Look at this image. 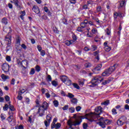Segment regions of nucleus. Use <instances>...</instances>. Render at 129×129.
Masks as SVG:
<instances>
[{"mask_svg":"<svg viewBox=\"0 0 129 129\" xmlns=\"http://www.w3.org/2000/svg\"><path fill=\"white\" fill-rule=\"evenodd\" d=\"M96 79V77H94V79H92L91 81L92 85L90 86V87H95V86H97V81Z\"/></svg>","mask_w":129,"mask_h":129,"instance_id":"nucleus-8","label":"nucleus"},{"mask_svg":"<svg viewBox=\"0 0 129 129\" xmlns=\"http://www.w3.org/2000/svg\"><path fill=\"white\" fill-rule=\"evenodd\" d=\"M51 84L52 85H53V86H54L55 87L58 86V82H56V81H52L51 82Z\"/></svg>","mask_w":129,"mask_h":129,"instance_id":"nucleus-29","label":"nucleus"},{"mask_svg":"<svg viewBox=\"0 0 129 129\" xmlns=\"http://www.w3.org/2000/svg\"><path fill=\"white\" fill-rule=\"evenodd\" d=\"M73 85L75 88H76L77 89H80V87L77 84V83H73Z\"/></svg>","mask_w":129,"mask_h":129,"instance_id":"nucleus-36","label":"nucleus"},{"mask_svg":"<svg viewBox=\"0 0 129 129\" xmlns=\"http://www.w3.org/2000/svg\"><path fill=\"white\" fill-rule=\"evenodd\" d=\"M97 82L98 83H100L101 81H103V78H101V79H99L98 78L96 77Z\"/></svg>","mask_w":129,"mask_h":129,"instance_id":"nucleus-46","label":"nucleus"},{"mask_svg":"<svg viewBox=\"0 0 129 129\" xmlns=\"http://www.w3.org/2000/svg\"><path fill=\"white\" fill-rule=\"evenodd\" d=\"M56 126V123L54 122H52L51 125V128H55V126Z\"/></svg>","mask_w":129,"mask_h":129,"instance_id":"nucleus-47","label":"nucleus"},{"mask_svg":"<svg viewBox=\"0 0 129 129\" xmlns=\"http://www.w3.org/2000/svg\"><path fill=\"white\" fill-rule=\"evenodd\" d=\"M35 70L37 71V72H40V71H41V67L40 66L37 65L35 67Z\"/></svg>","mask_w":129,"mask_h":129,"instance_id":"nucleus-33","label":"nucleus"},{"mask_svg":"<svg viewBox=\"0 0 129 129\" xmlns=\"http://www.w3.org/2000/svg\"><path fill=\"white\" fill-rule=\"evenodd\" d=\"M68 78V77L66 75H61L59 76V79L63 82V83H65V82H66V80H67Z\"/></svg>","mask_w":129,"mask_h":129,"instance_id":"nucleus-12","label":"nucleus"},{"mask_svg":"<svg viewBox=\"0 0 129 129\" xmlns=\"http://www.w3.org/2000/svg\"><path fill=\"white\" fill-rule=\"evenodd\" d=\"M60 94H61L62 96H67V95L65 93V92L63 91H61Z\"/></svg>","mask_w":129,"mask_h":129,"instance_id":"nucleus-60","label":"nucleus"},{"mask_svg":"<svg viewBox=\"0 0 129 129\" xmlns=\"http://www.w3.org/2000/svg\"><path fill=\"white\" fill-rule=\"evenodd\" d=\"M104 50L105 51H106V52H109V51H110V50H111V47H109V46H105L104 47Z\"/></svg>","mask_w":129,"mask_h":129,"instance_id":"nucleus-30","label":"nucleus"},{"mask_svg":"<svg viewBox=\"0 0 129 129\" xmlns=\"http://www.w3.org/2000/svg\"><path fill=\"white\" fill-rule=\"evenodd\" d=\"M119 5L120 8H123V7L125 6V1H121V2H120Z\"/></svg>","mask_w":129,"mask_h":129,"instance_id":"nucleus-28","label":"nucleus"},{"mask_svg":"<svg viewBox=\"0 0 129 129\" xmlns=\"http://www.w3.org/2000/svg\"><path fill=\"white\" fill-rule=\"evenodd\" d=\"M69 2L72 5H75L77 3V0H69Z\"/></svg>","mask_w":129,"mask_h":129,"instance_id":"nucleus-37","label":"nucleus"},{"mask_svg":"<svg viewBox=\"0 0 129 129\" xmlns=\"http://www.w3.org/2000/svg\"><path fill=\"white\" fill-rule=\"evenodd\" d=\"M80 26L81 28H85V27H86V25L85 23H84V22L81 23Z\"/></svg>","mask_w":129,"mask_h":129,"instance_id":"nucleus-55","label":"nucleus"},{"mask_svg":"<svg viewBox=\"0 0 129 129\" xmlns=\"http://www.w3.org/2000/svg\"><path fill=\"white\" fill-rule=\"evenodd\" d=\"M2 69L5 73H8L10 71V65L7 63H3L2 65Z\"/></svg>","mask_w":129,"mask_h":129,"instance_id":"nucleus-3","label":"nucleus"},{"mask_svg":"<svg viewBox=\"0 0 129 129\" xmlns=\"http://www.w3.org/2000/svg\"><path fill=\"white\" fill-rule=\"evenodd\" d=\"M81 124V121H77L73 122L71 121V120H69L68 121V125H74V126H76V125H80Z\"/></svg>","mask_w":129,"mask_h":129,"instance_id":"nucleus-7","label":"nucleus"},{"mask_svg":"<svg viewBox=\"0 0 129 129\" xmlns=\"http://www.w3.org/2000/svg\"><path fill=\"white\" fill-rule=\"evenodd\" d=\"M72 103H73L74 104H77V99L76 98H73L71 100Z\"/></svg>","mask_w":129,"mask_h":129,"instance_id":"nucleus-22","label":"nucleus"},{"mask_svg":"<svg viewBox=\"0 0 129 129\" xmlns=\"http://www.w3.org/2000/svg\"><path fill=\"white\" fill-rule=\"evenodd\" d=\"M5 100H6V101H10V97L8 95H6L5 96Z\"/></svg>","mask_w":129,"mask_h":129,"instance_id":"nucleus-62","label":"nucleus"},{"mask_svg":"<svg viewBox=\"0 0 129 129\" xmlns=\"http://www.w3.org/2000/svg\"><path fill=\"white\" fill-rule=\"evenodd\" d=\"M37 48L39 52L42 51V47H41V45H37Z\"/></svg>","mask_w":129,"mask_h":129,"instance_id":"nucleus-57","label":"nucleus"},{"mask_svg":"<svg viewBox=\"0 0 129 129\" xmlns=\"http://www.w3.org/2000/svg\"><path fill=\"white\" fill-rule=\"evenodd\" d=\"M65 44H66V45L67 46H70V45H71V44L70 41H69V40H67V41H66Z\"/></svg>","mask_w":129,"mask_h":129,"instance_id":"nucleus-56","label":"nucleus"},{"mask_svg":"<svg viewBox=\"0 0 129 129\" xmlns=\"http://www.w3.org/2000/svg\"><path fill=\"white\" fill-rule=\"evenodd\" d=\"M60 127H61V123H57L55 124V128H60Z\"/></svg>","mask_w":129,"mask_h":129,"instance_id":"nucleus-42","label":"nucleus"},{"mask_svg":"<svg viewBox=\"0 0 129 129\" xmlns=\"http://www.w3.org/2000/svg\"><path fill=\"white\" fill-rule=\"evenodd\" d=\"M6 60L8 61V62H11V56L7 55L6 56Z\"/></svg>","mask_w":129,"mask_h":129,"instance_id":"nucleus-52","label":"nucleus"},{"mask_svg":"<svg viewBox=\"0 0 129 129\" xmlns=\"http://www.w3.org/2000/svg\"><path fill=\"white\" fill-rule=\"evenodd\" d=\"M117 67V64H115L112 67H110L108 69L105 70L104 72L102 74V76H109L110 74L115 70V68Z\"/></svg>","mask_w":129,"mask_h":129,"instance_id":"nucleus-2","label":"nucleus"},{"mask_svg":"<svg viewBox=\"0 0 129 129\" xmlns=\"http://www.w3.org/2000/svg\"><path fill=\"white\" fill-rule=\"evenodd\" d=\"M72 38H73V39L75 41H76V40H77V36L75 34H73L72 35Z\"/></svg>","mask_w":129,"mask_h":129,"instance_id":"nucleus-54","label":"nucleus"},{"mask_svg":"<svg viewBox=\"0 0 129 129\" xmlns=\"http://www.w3.org/2000/svg\"><path fill=\"white\" fill-rule=\"evenodd\" d=\"M92 32L93 34H96V33H97V29H96V28H93L92 29Z\"/></svg>","mask_w":129,"mask_h":129,"instance_id":"nucleus-51","label":"nucleus"},{"mask_svg":"<svg viewBox=\"0 0 129 129\" xmlns=\"http://www.w3.org/2000/svg\"><path fill=\"white\" fill-rule=\"evenodd\" d=\"M83 127L84 129H87V127H88V124L87 123H84L83 124Z\"/></svg>","mask_w":129,"mask_h":129,"instance_id":"nucleus-38","label":"nucleus"},{"mask_svg":"<svg viewBox=\"0 0 129 129\" xmlns=\"http://www.w3.org/2000/svg\"><path fill=\"white\" fill-rule=\"evenodd\" d=\"M46 81H47V82H51V81H52V78L50 75H47L46 78Z\"/></svg>","mask_w":129,"mask_h":129,"instance_id":"nucleus-26","label":"nucleus"},{"mask_svg":"<svg viewBox=\"0 0 129 129\" xmlns=\"http://www.w3.org/2000/svg\"><path fill=\"white\" fill-rule=\"evenodd\" d=\"M124 118V116L120 117L117 121V124L118 125L121 126V125H123V123L125 122V120L123 119Z\"/></svg>","mask_w":129,"mask_h":129,"instance_id":"nucleus-4","label":"nucleus"},{"mask_svg":"<svg viewBox=\"0 0 129 129\" xmlns=\"http://www.w3.org/2000/svg\"><path fill=\"white\" fill-rule=\"evenodd\" d=\"M69 110L71 113H73V112L75 111V108H74L73 107H71L69 109Z\"/></svg>","mask_w":129,"mask_h":129,"instance_id":"nucleus-35","label":"nucleus"},{"mask_svg":"<svg viewBox=\"0 0 129 129\" xmlns=\"http://www.w3.org/2000/svg\"><path fill=\"white\" fill-rule=\"evenodd\" d=\"M102 67V64H98L94 69L92 70V72L95 74H96V71H100L101 68Z\"/></svg>","mask_w":129,"mask_h":129,"instance_id":"nucleus-6","label":"nucleus"},{"mask_svg":"<svg viewBox=\"0 0 129 129\" xmlns=\"http://www.w3.org/2000/svg\"><path fill=\"white\" fill-rule=\"evenodd\" d=\"M67 97H69V98H73L74 97V95L72 93H68V95H67Z\"/></svg>","mask_w":129,"mask_h":129,"instance_id":"nucleus-32","label":"nucleus"},{"mask_svg":"<svg viewBox=\"0 0 129 129\" xmlns=\"http://www.w3.org/2000/svg\"><path fill=\"white\" fill-rule=\"evenodd\" d=\"M19 3H20V2H19V0H14V4L15 7H16V8H17V9L21 10V9H22V6H21V5H19Z\"/></svg>","mask_w":129,"mask_h":129,"instance_id":"nucleus-13","label":"nucleus"},{"mask_svg":"<svg viewBox=\"0 0 129 129\" xmlns=\"http://www.w3.org/2000/svg\"><path fill=\"white\" fill-rule=\"evenodd\" d=\"M97 12H102V9L101 8V6H98L97 8Z\"/></svg>","mask_w":129,"mask_h":129,"instance_id":"nucleus-44","label":"nucleus"},{"mask_svg":"<svg viewBox=\"0 0 129 129\" xmlns=\"http://www.w3.org/2000/svg\"><path fill=\"white\" fill-rule=\"evenodd\" d=\"M35 74V69L32 68L31 69L30 72V75H34Z\"/></svg>","mask_w":129,"mask_h":129,"instance_id":"nucleus-41","label":"nucleus"},{"mask_svg":"<svg viewBox=\"0 0 129 129\" xmlns=\"http://www.w3.org/2000/svg\"><path fill=\"white\" fill-rule=\"evenodd\" d=\"M9 108V105H8V104H6L5 106L3 107L4 110H8Z\"/></svg>","mask_w":129,"mask_h":129,"instance_id":"nucleus-34","label":"nucleus"},{"mask_svg":"<svg viewBox=\"0 0 129 129\" xmlns=\"http://www.w3.org/2000/svg\"><path fill=\"white\" fill-rule=\"evenodd\" d=\"M92 48H93V49H92V51L93 52L97 49V46H96V45H92Z\"/></svg>","mask_w":129,"mask_h":129,"instance_id":"nucleus-43","label":"nucleus"},{"mask_svg":"<svg viewBox=\"0 0 129 129\" xmlns=\"http://www.w3.org/2000/svg\"><path fill=\"white\" fill-rule=\"evenodd\" d=\"M32 11H33L35 14H40V9H39V7L36 5L33 6Z\"/></svg>","mask_w":129,"mask_h":129,"instance_id":"nucleus-10","label":"nucleus"},{"mask_svg":"<svg viewBox=\"0 0 129 129\" xmlns=\"http://www.w3.org/2000/svg\"><path fill=\"white\" fill-rule=\"evenodd\" d=\"M1 78L4 80V81H6V80H8V79H10V77L9 76H6L5 74H3L1 75Z\"/></svg>","mask_w":129,"mask_h":129,"instance_id":"nucleus-17","label":"nucleus"},{"mask_svg":"<svg viewBox=\"0 0 129 129\" xmlns=\"http://www.w3.org/2000/svg\"><path fill=\"white\" fill-rule=\"evenodd\" d=\"M21 14H22L20 15V18H21V20L24 21V16H26V11H21Z\"/></svg>","mask_w":129,"mask_h":129,"instance_id":"nucleus-20","label":"nucleus"},{"mask_svg":"<svg viewBox=\"0 0 129 129\" xmlns=\"http://www.w3.org/2000/svg\"><path fill=\"white\" fill-rule=\"evenodd\" d=\"M42 108V107H41V106H39L38 108V111L37 112V114H38V113H39V116H43V115H44L45 113V110H46V109L44 108Z\"/></svg>","mask_w":129,"mask_h":129,"instance_id":"nucleus-5","label":"nucleus"},{"mask_svg":"<svg viewBox=\"0 0 129 129\" xmlns=\"http://www.w3.org/2000/svg\"><path fill=\"white\" fill-rule=\"evenodd\" d=\"M117 17H118V15L117 14V12L114 13V20H116V19H117Z\"/></svg>","mask_w":129,"mask_h":129,"instance_id":"nucleus-48","label":"nucleus"},{"mask_svg":"<svg viewBox=\"0 0 129 129\" xmlns=\"http://www.w3.org/2000/svg\"><path fill=\"white\" fill-rule=\"evenodd\" d=\"M92 65L90 62H87L84 64V66L86 68H90Z\"/></svg>","mask_w":129,"mask_h":129,"instance_id":"nucleus-25","label":"nucleus"},{"mask_svg":"<svg viewBox=\"0 0 129 129\" xmlns=\"http://www.w3.org/2000/svg\"><path fill=\"white\" fill-rule=\"evenodd\" d=\"M102 107L99 106L95 108V112H91L90 113L86 114L85 116H77L76 114H74L73 118H75V122H77V121H81V123L82 122V119H87L90 122L94 121V115L98 116L101 113H102Z\"/></svg>","mask_w":129,"mask_h":129,"instance_id":"nucleus-1","label":"nucleus"},{"mask_svg":"<svg viewBox=\"0 0 129 129\" xmlns=\"http://www.w3.org/2000/svg\"><path fill=\"white\" fill-rule=\"evenodd\" d=\"M9 109H10V110H11V111H15V107H14V105H12V104H9Z\"/></svg>","mask_w":129,"mask_h":129,"instance_id":"nucleus-31","label":"nucleus"},{"mask_svg":"<svg viewBox=\"0 0 129 129\" xmlns=\"http://www.w3.org/2000/svg\"><path fill=\"white\" fill-rule=\"evenodd\" d=\"M2 23L4 25H8V19L6 17L3 18L2 20Z\"/></svg>","mask_w":129,"mask_h":129,"instance_id":"nucleus-18","label":"nucleus"},{"mask_svg":"<svg viewBox=\"0 0 129 129\" xmlns=\"http://www.w3.org/2000/svg\"><path fill=\"white\" fill-rule=\"evenodd\" d=\"M98 124L101 126L102 128H105V124L103 122L99 121Z\"/></svg>","mask_w":129,"mask_h":129,"instance_id":"nucleus-21","label":"nucleus"},{"mask_svg":"<svg viewBox=\"0 0 129 129\" xmlns=\"http://www.w3.org/2000/svg\"><path fill=\"white\" fill-rule=\"evenodd\" d=\"M109 104V100H106L104 102H102L101 103V104L102 105H106V106L108 105Z\"/></svg>","mask_w":129,"mask_h":129,"instance_id":"nucleus-23","label":"nucleus"},{"mask_svg":"<svg viewBox=\"0 0 129 129\" xmlns=\"http://www.w3.org/2000/svg\"><path fill=\"white\" fill-rule=\"evenodd\" d=\"M18 129H24V126L22 124L17 127Z\"/></svg>","mask_w":129,"mask_h":129,"instance_id":"nucleus-63","label":"nucleus"},{"mask_svg":"<svg viewBox=\"0 0 129 129\" xmlns=\"http://www.w3.org/2000/svg\"><path fill=\"white\" fill-rule=\"evenodd\" d=\"M62 23L64 24V25H68V23H67V19L65 18L62 19Z\"/></svg>","mask_w":129,"mask_h":129,"instance_id":"nucleus-40","label":"nucleus"},{"mask_svg":"<svg viewBox=\"0 0 129 129\" xmlns=\"http://www.w3.org/2000/svg\"><path fill=\"white\" fill-rule=\"evenodd\" d=\"M11 39V38L10 37H8V36H6L5 37L6 41H7V42H8L7 43V46L6 47L7 50L9 47H11V44L12 43V40Z\"/></svg>","mask_w":129,"mask_h":129,"instance_id":"nucleus-9","label":"nucleus"},{"mask_svg":"<svg viewBox=\"0 0 129 129\" xmlns=\"http://www.w3.org/2000/svg\"><path fill=\"white\" fill-rule=\"evenodd\" d=\"M112 114H117V112H116V109L115 108H113L112 109Z\"/></svg>","mask_w":129,"mask_h":129,"instance_id":"nucleus-45","label":"nucleus"},{"mask_svg":"<svg viewBox=\"0 0 129 129\" xmlns=\"http://www.w3.org/2000/svg\"><path fill=\"white\" fill-rule=\"evenodd\" d=\"M124 108L127 110H129V105L127 104L125 105Z\"/></svg>","mask_w":129,"mask_h":129,"instance_id":"nucleus-64","label":"nucleus"},{"mask_svg":"<svg viewBox=\"0 0 129 129\" xmlns=\"http://www.w3.org/2000/svg\"><path fill=\"white\" fill-rule=\"evenodd\" d=\"M22 67H23V68H24V69H26V67H28V66H29V62H28V60H27L26 59L23 60H22Z\"/></svg>","mask_w":129,"mask_h":129,"instance_id":"nucleus-14","label":"nucleus"},{"mask_svg":"<svg viewBox=\"0 0 129 129\" xmlns=\"http://www.w3.org/2000/svg\"><path fill=\"white\" fill-rule=\"evenodd\" d=\"M68 108H69V106L68 105H66L62 108V109L63 110H67Z\"/></svg>","mask_w":129,"mask_h":129,"instance_id":"nucleus-50","label":"nucleus"},{"mask_svg":"<svg viewBox=\"0 0 129 129\" xmlns=\"http://www.w3.org/2000/svg\"><path fill=\"white\" fill-rule=\"evenodd\" d=\"M40 107H42V108L45 109V110H47L48 109V107H49V104L47 103V102L44 101L42 103V105L40 106Z\"/></svg>","mask_w":129,"mask_h":129,"instance_id":"nucleus-11","label":"nucleus"},{"mask_svg":"<svg viewBox=\"0 0 129 129\" xmlns=\"http://www.w3.org/2000/svg\"><path fill=\"white\" fill-rule=\"evenodd\" d=\"M64 83L66 85H68V86H70L72 84V81L69 79V78H68V79L66 80V82Z\"/></svg>","mask_w":129,"mask_h":129,"instance_id":"nucleus-16","label":"nucleus"},{"mask_svg":"<svg viewBox=\"0 0 129 129\" xmlns=\"http://www.w3.org/2000/svg\"><path fill=\"white\" fill-rule=\"evenodd\" d=\"M77 31H78V32H83V31L82 30V28H81V27H78Z\"/></svg>","mask_w":129,"mask_h":129,"instance_id":"nucleus-61","label":"nucleus"},{"mask_svg":"<svg viewBox=\"0 0 129 129\" xmlns=\"http://www.w3.org/2000/svg\"><path fill=\"white\" fill-rule=\"evenodd\" d=\"M16 81V80L15 79H12V81H11V84L12 85H15V82Z\"/></svg>","mask_w":129,"mask_h":129,"instance_id":"nucleus-58","label":"nucleus"},{"mask_svg":"<svg viewBox=\"0 0 129 129\" xmlns=\"http://www.w3.org/2000/svg\"><path fill=\"white\" fill-rule=\"evenodd\" d=\"M40 55H41V56H44V55H46V52L44 50H41V51H40Z\"/></svg>","mask_w":129,"mask_h":129,"instance_id":"nucleus-39","label":"nucleus"},{"mask_svg":"<svg viewBox=\"0 0 129 129\" xmlns=\"http://www.w3.org/2000/svg\"><path fill=\"white\" fill-rule=\"evenodd\" d=\"M21 47L22 48H23V49H24V50H26L27 49V46L26 45V44H22L21 45Z\"/></svg>","mask_w":129,"mask_h":129,"instance_id":"nucleus-59","label":"nucleus"},{"mask_svg":"<svg viewBox=\"0 0 129 129\" xmlns=\"http://www.w3.org/2000/svg\"><path fill=\"white\" fill-rule=\"evenodd\" d=\"M99 51H95L93 52V55L94 56H98L99 54Z\"/></svg>","mask_w":129,"mask_h":129,"instance_id":"nucleus-53","label":"nucleus"},{"mask_svg":"<svg viewBox=\"0 0 129 129\" xmlns=\"http://www.w3.org/2000/svg\"><path fill=\"white\" fill-rule=\"evenodd\" d=\"M13 119L14 116H13V115H10L8 117L7 120L9 121V122H12V121H13Z\"/></svg>","mask_w":129,"mask_h":129,"instance_id":"nucleus-24","label":"nucleus"},{"mask_svg":"<svg viewBox=\"0 0 129 129\" xmlns=\"http://www.w3.org/2000/svg\"><path fill=\"white\" fill-rule=\"evenodd\" d=\"M76 110L77 111H80L81 110V106H78L76 107Z\"/></svg>","mask_w":129,"mask_h":129,"instance_id":"nucleus-49","label":"nucleus"},{"mask_svg":"<svg viewBox=\"0 0 129 129\" xmlns=\"http://www.w3.org/2000/svg\"><path fill=\"white\" fill-rule=\"evenodd\" d=\"M102 119H103V121L105 124H110V121H109V120L104 119L103 117H102Z\"/></svg>","mask_w":129,"mask_h":129,"instance_id":"nucleus-19","label":"nucleus"},{"mask_svg":"<svg viewBox=\"0 0 129 129\" xmlns=\"http://www.w3.org/2000/svg\"><path fill=\"white\" fill-rule=\"evenodd\" d=\"M53 104L55 107H58L59 105V102L57 100H55L54 101H53Z\"/></svg>","mask_w":129,"mask_h":129,"instance_id":"nucleus-27","label":"nucleus"},{"mask_svg":"<svg viewBox=\"0 0 129 129\" xmlns=\"http://www.w3.org/2000/svg\"><path fill=\"white\" fill-rule=\"evenodd\" d=\"M46 119L47 121H48V125H50V122H51L52 120V115L51 114H48L46 115Z\"/></svg>","mask_w":129,"mask_h":129,"instance_id":"nucleus-15","label":"nucleus"}]
</instances>
